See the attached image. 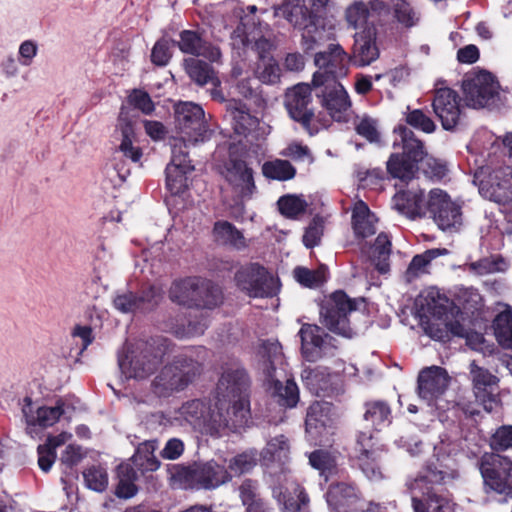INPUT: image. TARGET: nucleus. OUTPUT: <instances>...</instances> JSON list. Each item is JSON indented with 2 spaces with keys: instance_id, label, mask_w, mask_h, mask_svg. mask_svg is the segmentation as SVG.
<instances>
[{
  "instance_id": "nucleus-53",
  "label": "nucleus",
  "mask_w": 512,
  "mask_h": 512,
  "mask_svg": "<svg viewBox=\"0 0 512 512\" xmlns=\"http://www.w3.org/2000/svg\"><path fill=\"white\" fill-rule=\"evenodd\" d=\"M310 464L320 471L327 480L336 469L335 459L327 452L315 451L309 457Z\"/></svg>"
},
{
  "instance_id": "nucleus-8",
  "label": "nucleus",
  "mask_w": 512,
  "mask_h": 512,
  "mask_svg": "<svg viewBox=\"0 0 512 512\" xmlns=\"http://www.w3.org/2000/svg\"><path fill=\"white\" fill-rule=\"evenodd\" d=\"M176 129L179 137L172 139L171 145L176 140H182V150H186L188 144L204 141L207 133V125L204 120V111L201 106L182 102L175 106Z\"/></svg>"
},
{
  "instance_id": "nucleus-50",
  "label": "nucleus",
  "mask_w": 512,
  "mask_h": 512,
  "mask_svg": "<svg viewBox=\"0 0 512 512\" xmlns=\"http://www.w3.org/2000/svg\"><path fill=\"white\" fill-rule=\"evenodd\" d=\"M301 29L303 30L301 45L304 51L308 52L314 50L324 41V30L316 24V19L312 20Z\"/></svg>"
},
{
  "instance_id": "nucleus-16",
  "label": "nucleus",
  "mask_w": 512,
  "mask_h": 512,
  "mask_svg": "<svg viewBox=\"0 0 512 512\" xmlns=\"http://www.w3.org/2000/svg\"><path fill=\"white\" fill-rule=\"evenodd\" d=\"M469 379L476 399L487 412H491L497 405L494 392L498 388L499 378L478 361L472 360L469 364Z\"/></svg>"
},
{
  "instance_id": "nucleus-48",
  "label": "nucleus",
  "mask_w": 512,
  "mask_h": 512,
  "mask_svg": "<svg viewBox=\"0 0 512 512\" xmlns=\"http://www.w3.org/2000/svg\"><path fill=\"white\" fill-rule=\"evenodd\" d=\"M258 79L266 84H275L279 82L281 69L273 58L262 56L256 68Z\"/></svg>"
},
{
  "instance_id": "nucleus-28",
  "label": "nucleus",
  "mask_w": 512,
  "mask_h": 512,
  "mask_svg": "<svg viewBox=\"0 0 512 512\" xmlns=\"http://www.w3.org/2000/svg\"><path fill=\"white\" fill-rule=\"evenodd\" d=\"M226 179L242 198L250 196L255 189L252 169L242 160H233L229 163Z\"/></svg>"
},
{
  "instance_id": "nucleus-42",
  "label": "nucleus",
  "mask_w": 512,
  "mask_h": 512,
  "mask_svg": "<svg viewBox=\"0 0 512 512\" xmlns=\"http://www.w3.org/2000/svg\"><path fill=\"white\" fill-rule=\"evenodd\" d=\"M239 494L246 512H267L265 503L257 492L256 482L245 480L239 487Z\"/></svg>"
},
{
  "instance_id": "nucleus-58",
  "label": "nucleus",
  "mask_w": 512,
  "mask_h": 512,
  "mask_svg": "<svg viewBox=\"0 0 512 512\" xmlns=\"http://www.w3.org/2000/svg\"><path fill=\"white\" fill-rule=\"evenodd\" d=\"M113 304L121 313H133L140 309V299L133 292L118 294L114 298Z\"/></svg>"
},
{
  "instance_id": "nucleus-63",
  "label": "nucleus",
  "mask_w": 512,
  "mask_h": 512,
  "mask_svg": "<svg viewBox=\"0 0 512 512\" xmlns=\"http://www.w3.org/2000/svg\"><path fill=\"white\" fill-rule=\"evenodd\" d=\"M280 155L283 157L291 158L295 161H302L305 159L313 161L309 147L299 142L289 143L287 147L280 152Z\"/></svg>"
},
{
  "instance_id": "nucleus-1",
  "label": "nucleus",
  "mask_w": 512,
  "mask_h": 512,
  "mask_svg": "<svg viewBox=\"0 0 512 512\" xmlns=\"http://www.w3.org/2000/svg\"><path fill=\"white\" fill-rule=\"evenodd\" d=\"M247 385V375L243 370H228L222 374L217 386L221 397L215 402L213 435H218L225 428L238 430L248 425L251 415L250 403L244 394Z\"/></svg>"
},
{
  "instance_id": "nucleus-6",
  "label": "nucleus",
  "mask_w": 512,
  "mask_h": 512,
  "mask_svg": "<svg viewBox=\"0 0 512 512\" xmlns=\"http://www.w3.org/2000/svg\"><path fill=\"white\" fill-rule=\"evenodd\" d=\"M357 308V301L349 298L343 291H335L321 308V322L331 332L346 338H352L356 329L350 323L348 315Z\"/></svg>"
},
{
  "instance_id": "nucleus-39",
  "label": "nucleus",
  "mask_w": 512,
  "mask_h": 512,
  "mask_svg": "<svg viewBox=\"0 0 512 512\" xmlns=\"http://www.w3.org/2000/svg\"><path fill=\"white\" fill-rule=\"evenodd\" d=\"M264 371L272 377L276 366L283 364L282 348L278 341H264L258 349Z\"/></svg>"
},
{
  "instance_id": "nucleus-13",
  "label": "nucleus",
  "mask_w": 512,
  "mask_h": 512,
  "mask_svg": "<svg viewBox=\"0 0 512 512\" xmlns=\"http://www.w3.org/2000/svg\"><path fill=\"white\" fill-rule=\"evenodd\" d=\"M235 280L237 286L250 297H267L275 293L277 281L262 266L251 264L240 269Z\"/></svg>"
},
{
  "instance_id": "nucleus-44",
  "label": "nucleus",
  "mask_w": 512,
  "mask_h": 512,
  "mask_svg": "<svg viewBox=\"0 0 512 512\" xmlns=\"http://www.w3.org/2000/svg\"><path fill=\"white\" fill-rule=\"evenodd\" d=\"M262 172L267 178L286 181L294 178L296 169L287 160L275 159L265 162L262 166Z\"/></svg>"
},
{
  "instance_id": "nucleus-46",
  "label": "nucleus",
  "mask_w": 512,
  "mask_h": 512,
  "mask_svg": "<svg viewBox=\"0 0 512 512\" xmlns=\"http://www.w3.org/2000/svg\"><path fill=\"white\" fill-rule=\"evenodd\" d=\"M282 215L290 219H297L299 215L306 212L308 204L303 196L285 195L277 202Z\"/></svg>"
},
{
  "instance_id": "nucleus-20",
  "label": "nucleus",
  "mask_w": 512,
  "mask_h": 512,
  "mask_svg": "<svg viewBox=\"0 0 512 512\" xmlns=\"http://www.w3.org/2000/svg\"><path fill=\"white\" fill-rule=\"evenodd\" d=\"M299 335L302 354L308 361L314 362L321 357L333 355V351L336 349L335 345L331 343L333 338L324 334L322 329L316 325L304 324Z\"/></svg>"
},
{
  "instance_id": "nucleus-54",
  "label": "nucleus",
  "mask_w": 512,
  "mask_h": 512,
  "mask_svg": "<svg viewBox=\"0 0 512 512\" xmlns=\"http://www.w3.org/2000/svg\"><path fill=\"white\" fill-rule=\"evenodd\" d=\"M86 485L94 490L101 492L106 489L108 477L106 471L100 466H92L83 472Z\"/></svg>"
},
{
  "instance_id": "nucleus-19",
  "label": "nucleus",
  "mask_w": 512,
  "mask_h": 512,
  "mask_svg": "<svg viewBox=\"0 0 512 512\" xmlns=\"http://www.w3.org/2000/svg\"><path fill=\"white\" fill-rule=\"evenodd\" d=\"M461 98L451 88L441 87L435 89L432 107L440 120L443 129L453 130L461 119Z\"/></svg>"
},
{
  "instance_id": "nucleus-38",
  "label": "nucleus",
  "mask_w": 512,
  "mask_h": 512,
  "mask_svg": "<svg viewBox=\"0 0 512 512\" xmlns=\"http://www.w3.org/2000/svg\"><path fill=\"white\" fill-rule=\"evenodd\" d=\"M285 512H299L302 506L308 503V497L302 488L295 482H289L284 491L278 495Z\"/></svg>"
},
{
  "instance_id": "nucleus-37",
  "label": "nucleus",
  "mask_w": 512,
  "mask_h": 512,
  "mask_svg": "<svg viewBox=\"0 0 512 512\" xmlns=\"http://www.w3.org/2000/svg\"><path fill=\"white\" fill-rule=\"evenodd\" d=\"M157 446L156 440L145 441L138 446L132 461L142 472L155 471L159 468L160 462L154 455Z\"/></svg>"
},
{
  "instance_id": "nucleus-52",
  "label": "nucleus",
  "mask_w": 512,
  "mask_h": 512,
  "mask_svg": "<svg viewBox=\"0 0 512 512\" xmlns=\"http://www.w3.org/2000/svg\"><path fill=\"white\" fill-rule=\"evenodd\" d=\"M63 412L62 405H57L55 407H40L36 411L35 418L29 419L28 423L30 425H39L44 428L50 427L59 420Z\"/></svg>"
},
{
  "instance_id": "nucleus-18",
  "label": "nucleus",
  "mask_w": 512,
  "mask_h": 512,
  "mask_svg": "<svg viewBox=\"0 0 512 512\" xmlns=\"http://www.w3.org/2000/svg\"><path fill=\"white\" fill-rule=\"evenodd\" d=\"M426 211L435 222L457 224L462 221V206L443 189L433 188L427 196Z\"/></svg>"
},
{
  "instance_id": "nucleus-34",
  "label": "nucleus",
  "mask_w": 512,
  "mask_h": 512,
  "mask_svg": "<svg viewBox=\"0 0 512 512\" xmlns=\"http://www.w3.org/2000/svg\"><path fill=\"white\" fill-rule=\"evenodd\" d=\"M258 461V453L255 449L246 450L231 457L229 460H222L228 471L229 481L234 476H240L252 470Z\"/></svg>"
},
{
  "instance_id": "nucleus-24",
  "label": "nucleus",
  "mask_w": 512,
  "mask_h": 512,
  "mask_svg": "<svg viewBox=\"0 0 512 512\" xmlns=\"http://www.w3.org/2000/svg\"><path fill=\"white\" fill-rule=\"evenodd\" d=\"M445 369L431 366L423 369L418 376V392L421 398L431 401L442 395L449 385Z\"/></svg>"
},
{
  "instance_id": "nucleus-55",
  "label": "nucleus",
  "mask_w": 512,
  "mask_h": 512,
  "mask_svg": "<svg viewBox=\"0 0 512 512\" xmlns=\"http://www.w3.org/2000/svg\"><path fill=\"white\" fill-rule=\"evenodd\" d=\"M406 122L425 133H432L436 129L433 120L420 109H414L406 114Z\"/></svg>"
},
{
  "instance_id": "nucleus-25",
  "label": "nucleus",
  "mask_w": 512,
  "mask_h": 512,
  "mask_svg": "<svg viewBox=\"0 0 512 512\" xmlns=\"http://www.w3.org/2000/svg\"><path fill=\"white\" fill-rule=\"evenodd\" d=\"M424 190L419 187H411L400 190L392 198L393 208L409 220L422 218L426 214L424 205Z\"/></svg>"
},
{
  "instance_id": "nucleus-17",
  "label": "nucleus",
  "mask_w": 512,
  "mask_h": 512,
  "mask_svg": "<svg viewBox=\"0 0 512 512\" xmlns=\"http://www.w3.org/2000/svg\"><path fill=\"white\" fill-rule=\"evenodd\" d=\"M182 142L176 140L172 144L171 161L166 167V186L173 195H179L187 189V174L194 169L187 151L182 150Z\"/></svg>"
},
{
  "instance_id": "nucleus-62",
  "label": "nucleus",
  "mask_w": 512,
  "mask_h": 512,
  "mask_svg": "<svg viewBox=\"0 0 512 512\" xmlns=\"http://www.w3.org/2000/svg\"><path fill=\"white\" fill-rule=\"evenodd\" d=\"M437 255V250H429L424 254L414 256L409 264L407 274L412 277L418 276L419 273L423 272L431 260L434 259Z\"/></svg>"
},
{
  "instance_id": "nucleus-22",
  "label": "nucleus",
  "mask_w": 512,
  "mask_h": 512,
  "mask_svg": "<svg viewBox=\"0 0 512 512\" xmlns=\"http://www.w3.org/2000/svg\"><path fill=\"white\" fill-rule=\"evenodd\" d=\"M328 412V405L319 402L311 404L308 408L305 421L306 433L309 441L314 444L321 445L330 440L333 432Z\"/></svg>"
},
{
  "instance_id": "nucleus-9",
  "label": "nucleus",
  "mask_w": 512,
  "mask_h": 512,
  "mask_svg": "<svg viewBox=\"0 0 512 512\" xmlns=\"http://www.w3.org/2000/svg\"><path fill=\"white\" fill-rule=\"evenodd\" d=\"M350 57L340 44H330L326 50L314 56V63L318 67L313 75V85H323L338 81L349 72Z\"/></svg>"
},
{
  "instance_id": "nucleus-59",
  "label": "nucleus",
  "mask_w": 512,
  "mask_h": 512,
  "mask_svg": "<svg viewBox=\"0 0 512 512\" xmlns=\"http://www.w3.org/2000/svg\"><path fill=\"white\" fill-rule=\"evenodd\" d=\"M172 57L171 46L168 40H158L151 52V61L157 66H166Z\"/></svg>"
},
{
  "instance_id": "nucleus-43",
  "label": "nucleus",
  "mask_w": 512,
  "mask_h": 512,
  "mask_svg": "<svg viewBox=\"0 0 512 512\" xmlns=\"http://www.w3.org/2000/svg\"><path fill=\"white\" fill-rule=\"evenodd\" d=\"M391 410L383 401H372L365 404L364 420L376 429L390 423Z\"/></svg>"
},
{
  "instance_id": "nucleus-11",
  "label": "nucleus",
  "mask_w": 512,
  "mask_h": 512,
  "mask_svg": "<svg viewBox=\"0 0 512 512\" xmlns=\"http://www.w3.org/2000/svg\"><path fill=\"white\" fill-rule=\"evenodd\" d=\"M480 471L486 486L498 493L512 494V461L497 454L481 458Z\"/></svg>"
},
{
  "instance_id": "nucleus-4",
  "label": "nucleus",
  "mask_w": 512,
  "mask_h": 512,
  "mask_svg": "<svg viewBox=\"0 0 512 512\" xmlns=\"http://www.w3.org/2000/svg\"><path fill=\"white\" fill-rule=\"evenodd\" d=\"M170 299L180 305L215 308L222 303L221 289L212 282L199 278L175 281L169 291Z\"/></svg>"
},
{
  "instance_id": "nucleus-21",
  "label": "nucleus",
  "mask_w": 512,
  "mask_h": 512,
  "mask_svg": "<svg viewBox=\"0 0 512 512\" xmlns=\"http://www.w3.org/2000/svg\"><path fill=\"white\" fill-rule=\"evenodd\" d=\"M228 110L232 117V126L236 134L250 137L252 140L264 139L271 132V127L251 115L242 104L230 102Z\"/></svg>"
},
{
  "instance_id": "nucleus-14",
  "label": "nucleus",
  "mask_w": 512,
  "mask_h": 512,
  "mask_svg": "<svg viewBox=\"0 0 512 512\" xmlns=\"http://www.w3.org/2000/svg\"><path fill=\"white\" fill-rule=\"evenodd\" d=\"M313 86L319 89L316 96L330 117L338 122H347L352 112V101L344 86L339 81Z\"/></svg>"
},
{
  "instance_id": "nucleus-3",
  "label": "nucleus",
  "mask_w": 512,
  "mask_h": 512,
  "mask_svg": "<svg viewBox=\"0 0 512 512\" xmlns=\"http://www.w3.org/2000/svg\"><path fill=\"white\" fill-rule=\"evenodd\" d=\"M448 477V473L428 467L424 475L408 481L406 486L411 496L413 511L450 512L451 500L433 487L434 484L444 483Z\"/></svg>"
},
{
  "instance_id": "nucleus-41",
  "label": "nucleus",
  "mask_w": 512,
  "mask_h": 512,
  "mask_svg": "<svg viewBox=\"0 0 512 512\" xmlns=\"http://www.w3.org/2000/svg\"><path fill=\"white\" fill-rule=\"evenodd\" d=\"M370 17V5L364 1H355L345 10V19L350 28L363 30L364 28L374 27L368 24Z\"/></svg>"
},
{
  "instance_id": "nucleus-64",
  "label": "nucleus",
  "mask_w": 512,
  "mask_h": 512,
  "mask_svg": "<svg viewBox=\"0 0 512 512\" xmlns=\"http://www.w3.org/2000/svg\"><path fill=\"white\" fill-rule=\"evenodd\" d=\"M399 22L406 26L414 24V13L406 0H389Z\"/></svg>"
},
{
  "instance_id": "nucleus-47",
  "label": "nucleus",
  "mask_w": 512,
  "mask_h": 512,
  "mask_svg": "<svg viewBox=\"0 0 512 512\" xmlns=\"http://www.w3.org/2000/svg\"><path fill=\"white\" fill-rule=\"evenodd\" d=\"M294 278L301 285L314 288L321 285L326 279V269L320 267L316 270H310L306 267L298 266L293 270Z\"/></svg>"
},
{
  "instance_id": "nucleus-12",
  "label": "nucleus",
  "mask_w": 512,
  "mask_h": 512,
  "mask_svg": "<svg viewBox=\"0 0 512 512\" xmlns=\"http://www.w3.org/2000/svg\"><path fill=\"white\" fill-rule=\"evenodd\" d=\"M499 84L495 77L486 71H478L463 80V92L469 106L482 108L494 101Z\"/></svg>"
},
{
  "instance_id": "nucleus-29",
  "label": "nucleus",
  "mask_w": 512,
  "mask_h": 512,
  "mask_svg": "<svg viewBox=\"0 0 512 512\" xmlns=\"http://www.w3.org/2000/svg\"><path fill=\"white\" fill-rule=\"evenodd\" d=\"M116 133L119 135V144L117 147L118 151L133 163H140L143 156V151L136 144L137 137L132 123L129 121L121 120L117 126Z\"/></svg>"
},
{
  "instance_id": "nucleus-57",
  "label": "nucleus",
  "mask_w": 512,
  "mask_h": 512,
  "mask_svg": "<svg viewBox=\"0 0 512 512\" xmlns=\"http://www.w3.org/2000/svg\"><path fill=\"white\" fill-rule=\"evenodd\" d=\"M490 446L496 451L512 448V426L504 425L499 427L491 436Z\"/></svg>"
},
{
  "instance_id": "nucleus-23",
  "label": "nucleus",
  "mask_w": 512,
  "mask_h": 512,
  "mask_svg": "<svg viewBox=\"0 0 512 512\" xmlns=\"http://www.w3.org/2000/svg\"><path fill=\"white\" fill-rule=\"evenodd\" d=\"M375 27L364 28L354 35V45L350 59L358 67H365L376 61L380 56Z\"/></svg>"
},
{
  "instance_id": "nucleus-36",
  "label": "nucleus",
  "mask_w": 512,
  "mask_h": 512,
  "mask_svg": "<svg viewBox=\"0 0 512 512\" xmlns=\"http://www.w3.org/2000/svg\"><path fill=\"white\" fill-rule=\"evenodd\" d=\"M418 162L400 154H392L387 162V170L393 178L408 182L418 171Z\"/></svg>"
},
{
  "instance_id": "nucleus-10",
  "label": "nucleus",
  "mask_w": 512,
  "mask_h": 512,
  "mask_svg": "<svg viewBox=\"0 0 512 512\" xmlns=\"http://www.w3.org/2000/svg\"><path fill=\"white\" fill-rule=\"evenodd\" d=\"M215 403L207 404L201 400H191L184 403L169 418L172 425H190L201 433L213 436V414Z\"/></svg>"
},
{
  "instance_id": "nucleus-45",
  "label": "nucleus",
  "mask_w": 512,
  "mask_h": 512,
  "mask_svg": "<svg viewBox=\"0 0 512 512\" xmlns=\"http://www.w3.org/2000/svg\"><path fill=\"white\" fill-rule=\"evenodd\" d=\"M494 331L498 343L506 349H512V314L504 311L494 320Z\"/></svg>"
},
{
  "instance_id": "nucleus-32",
  "label": "nucleus",
  "mask_w": 512,
  "mask_h": 512,
  "mask_svg": "<svg viewBox=\"0 0 512 512\" xmlns=\"http://www.w3.org/2000/svg\"><path fill=\"white\" fill-rule=\"evenodd\" d=\"M356 449L359 452L358 460L361 469L370 479L381 477V472L375 465L376 451L373 449L372 435L361 433L357 439Z\"/></svg>"
},
{
  "instance_id": "nucleus-26",
  "label": "nucleus",
  "mask_w": 512,
  "mask_h": 512,
  "mask_svg": "<svg viewBox=\"0 0 512 512\" xmlns=\"http://www.w3.org/2000/svg\"><path fill=\"white\" fill-rule=\"evenodd\" d=\"M326 497L334 512H354L360 503V496L355 487L343 482L332 484Z\"/></svg>"
},
{
  "instance_id": "nucleus-15",
  "label": "nucleus",
  "mask_w": 512,
  "mask_h": 512,
  "mask_svg": "<svg viewBox=\"0 0 512 512\" xmlns=\"http://www.w3.org/2000/svg\"><path fill=\"white\" fill-rule=\"evenodd\" d=\"M184 479L193 487L216 488L229 481L228 471L222 460L194 463L183 471Z\"/></svg>"
},
{
  "instance_id": "nucleus-40",
  "label": "nucleus",
  "mask_w": 512,
  "mask_h": 512,
  "mask_svg": "<svg viewBox=\"0 0 512 512\" xmlns=\"http://www.w3.org/2000/svg\"><path fill=\"white\" fill-rule=\"evenodd\" d=\"M392 251V243L390 236L386 233H380L374 243L372 261L376 269L385 274L390 269V255Z\"/></svg>"
},
{
  "instance_id": "nucleus-5",
  "label": "nucleus",
  "mask_w": 512,
  "mask_h": 512,
  "mask_svg": "<svg viewBox=\"0 0 512 512\" xmlns=\"http://www.w3.org/2000/svg\"><path fill=\"white\" fill-rule=\"evenodd\" d=\"M200 370L198 362L179 357L161 369L152 383L153 392L160 397L179 392L189 385Z\"/></svg>"
},
{
  "instance_id": "nucleus-30",
  "label": "nucleus",
  "mask_w": 512,
  "mask_h": 512,
  "mask_svg": "<svg viewBox=\"0 0 512 512\" xmlns=\"http://www.w3.org/2000/svg\"><path fill=\"white\" fill-rule=\"evenodd\" d=\"M162 351H153L146 346L130 362L131 371L129 377L145 378L155 371L161 362Z\"/></svg>"
},
{
  "instance_id": "nucleus-60",
  "label": "nucleus",
  "mask_w": 512,
  "mask_h": 512,
  "mask_svg": "<svg viewBox=\"0 0 512 512\" xmlns=\"http://www.w3.org/2000/svg\"><path fill=\"white\" fill-rule=\"evenodd\" d=\"M378 218L363 201H357L352 209V224H375Z\"/></svg>"
},
{
  "instance_id": "nucleus-7",
  "label": "nucleus",
  "mask_w": 512,
  "mask_h": 512,
  "mask_svg": "<svg viewBox=\"0 0 512 512\" xmlns=\"http://www.w3.org/2000/svg\"><path fill=\"white\" fill-rule=\"evenodd\" d=\"M312 102L311 88L308 84L299 83L285 93V107L292 119L313 135L321 128L329 126V120H320L315 116L309 105Z\"/></svg>"
},
{
  "instance_id": "nucleus-2",
  "label": "nucleus",
  "mask_w": 512,
  "mask_h": 512,
  "mask_svg": "<svg viewBox=\"0 0 512 512\" xmlns=\"http://www.w3.org/2000/svg\"><path fill=\"white\" fill-rule=\"evenodd\" d=\"M427 313L422 319L425 333L434 340L445 341L450 335L464 336V328L456 319L459 309L447 297L431 292L426 298Z\"/></svg>"
},
{
  "instance_id": "nucleus-35",
  "label": "nucleus",
  "mask_w": 512,
  "mask_h": 512,
  "mask_svg": "<svg viewBox=\"0 0 512 512\" xmlns=\"http://www.w3.org/2000/svg\"><path fill=\"white\" fill-rule=\"evenodd\" d=\"M184 66L189 77L198 85L203 86L207 83L219 84V79L213 68L206 62L189 58L184 61Z\"/></svg>"
},
{
  "instance_id": "nucleus-33",
  "label": "nucleus",
  "mask_w": 512,
  "mask_h": 512,
  "mask_svg": "<svg viewBox=\"0 0 512 512\" xmlns=\"http://www.w3.org/2000/svg\"><path fill=\"white\" fill-rule=\"evenodd\" d=\"M278 15L286 18L294 27L302 28L315 19L302 0H290L278 10Z\"/></svg>"
},
{
  "instance_id": "nucleus-49",
  "label": "nucleus",
  "mask_w": 512,
  "mask_h": 512,
  "mask_svg": "<svg viewBox=\"0 0 512 512\" xmlns=\"http://www.w3.org/2000/svg\"><path fill=\"white\" fill-rule=\"evenodd\" d=\"M213 235L220 244L236 248L245 246V238L240 231L235 229V226H214Z\"/></svg>"
},
{
  "instance_id": "nucleus-51",
  "label": "nucleus",
  "mask_w": 512,
  "mask_h": 512,
  "mask_svg": "<svg viewBox=\"0 0 512 512\" xmlns=\"http://www.w3.org/2000/svg\"><path fill=\"white\" fill-rule=\"evenodd\" d=\"M275 391L279 397V402L285 407H295L299 400V390L293 380H287L285 384L276 381L274 384Z\"/></svg>"
},
{
  "instance_id": "nucleus-61",
  "label": "nucleus",
  "mask_w": 512,
  "mask_h": 512,
  "mask_svg": "<svg viewBox=\"0 0 512 512\" xmlns=\"http://www.w3.org/2000/svg\"><path fill=\"white\" fill-rule=\"evenodd\" d=\"M129 103L135 108L141 110L144 114H151L154 109V103L145 91L135 89L128 96Z\"/></svg>"
},
{
  "instance_id": "nucleus-27",
  "label": "nucleus",
  "mask_w": 512,
  "mask_h": 512,
  "mask_svg": "<svg viewBox=\"0 0 512 512\" xmlns=\"http://www.w3.org/2000/svg\"><path fill=\"white\" fill-rule=\"evenodd\" d=\"M177 46L185 54L203 56L210 61H218L221 57L219 48L205 41L196 31L183 30Z\"/></svg>"
},
{
  "instance_id": "nucleus-56",
  "label": "nucleus",
  "mask_w": 512,
  "mask_h": 512,
  "mask_svg": "<svg viewBox=\"0 0 512 512\" xmlns=\"http://www.w3.org/2000/svg\"><path fill=\"white\" fill-rule=\"evenodd\" d=\"M422 162L423 173L432 180H441L447 173L446 163L434 157L424 156Z\"/></svg>"
},
{
  "instance_id": "nucleus-31",
  "label": "nucleus",
  "mask_w": 512,
  "mask_h": 512,
  "mask_svg": "<svg viewBox=\"0 0 512 512\" xmlns=\"http://www.w3.org/2000/svg\"><path fill=\"white\" fill-rule=\"evenodd\" d=\"M394 133L397 138L394 141L395 147H401L403 152L401 155L411 160L420 162L425 156L423 143L415 137L413 131L405 126H398Z\"/></svg>"
}]
</instances>
